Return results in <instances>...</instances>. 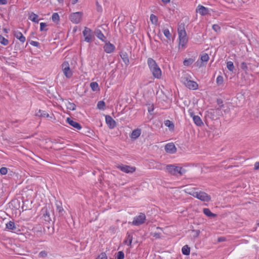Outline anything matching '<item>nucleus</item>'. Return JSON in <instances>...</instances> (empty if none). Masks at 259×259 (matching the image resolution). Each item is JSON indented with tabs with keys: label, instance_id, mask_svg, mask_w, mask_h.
I'll use <instances>...</instances> for the list:
<instances>
[{
	"label": "nucleus",
	"instance_id": "obj_38",
	"mask_svg": "<svg viewBox=\"0 0 259 259\" xmlns=\"http://www.w3.org/2000/svg\"><path fill=\"white\" fill-rule=\"evenodd\" d=\"M209 58V57L208 54L206 53H205L203 55H201L200 59H201V61L202 62H206L208 61Z\"/></svg>",
	"mask_w": 259,
	"mask_h": 259
},
{
	"label": "nucleus",
	"instance_id": "obj_64",
	"mask_svg": "<svg viewBox=\"0 0 259 259\" xmlns=\"http://www.w3.org/2000/svg\"><path fill=\"white\" fill-rule=\"evenodd\" d=\"M59 2H63V0H58Z\"/></svg>",
	"mask_w": 259,
	"mask_h": 259
},
{
	"label": "nucleus",
	"instance_id": "obj_9",
	"mask_svg": "<svg viewBox=\"0 0 259 259\" xmlns=\"http://www.w3.org/2000/svg\"><path fill=\"white\" fill-rule=\"evenodd\" d=\"M117 167L122 171L126 173H133L136 170V168L135 167L123 164L119 165Z\"/></svg>",
	"mask_w": 259,
	"mask_h": 259
},
{
	"label": "nucleus",
	"instance_id": "obj_14",
	"mask_svg": "<svg viewBox=\"0 0 259 259\" xmlns=\"http://www.w3.org/2000/svg\"><path fill=\"white\" fill-rule=\"evenodd\" d=\"M41 213L42 214V217L45 221L50 222L51 221V218L50 217V213L48 210L47 207H44L41 209Z\"/></svg>",
	"mask_w": 259,
	"mask_h": 259
},
{
	"label": "nucleus",
	"instance_id": "obj_3",
	"mask_svg": "<svg viewBox=\"0 0 259 259\" xmlns=\"http://www.w3.org/2000/svg\"><path fill=\"white\" fill-rule=\"evenodd\" d=\"M166 169L170 174L173 176H177L178 174L182 176L186 172V170L182 167L177 166L174 164L167 165Z\"/></svg>",
	"mask_w": 259,
	"mask_h": 259
},
{
	"label": "nucleus",
	"instance_id": "obj_11",
	"mask_svg": "<svg viewBox=\"0 0 259 259\" xmlns=\"http://www.w3.org/2000/svg\"><path fill=\"white\" fill-rule=\"evenodd\" d=\"M105 42V44L103 47L104 51L108 54L112 53L115 50V46L109 41L107 42L106 40Z\"/></svg>",
	"mask_w": 259,
	"mask_h": 259
},
{
	"label": "nucleus",
	"instance_id": "obj_60",
	"mask_svg": "<svg viewBox=\"0 0 259 259\" xmlns=\"http://www.w3.org/2000/svg\"><path fill=\"white\" fill-rule=\"evenodd\" d=\"M190 114L191 117H192V118H193V117L194 116H195V115H194V113H193V112H190Z\"/></svg>",
	"mask_w": 259,
	"mask_h": 259
},
{
	"label": "nucleus",
	"instance_id": "obj_61",
	"mask_svg": "<svg viewBox=\"0 0 259 259\" xmlns=\"http://www.w3.org/2000/svg\"><path fill=\"white\" fill-rule=\"evenodd\" d=\"M154 236L156 237H159V235L157 233H155Z\"/></svg>",
	"mask_w": 259,
	"mask_h": 259
},
{
	"label": "nucleus",
	"instance_id": "obj_37",
	"mask_svg": "<svg viewBox=\"0 0 259 259\" xmlns=\"http://www.w3.org/2000/svg\"><path fill=\"white\" fill-rule=\"evenodd\" d=\"M105 103L103 101H100L98 102L97 108L100 110H104Z\"/></svg>",
	"mask_w": 259,
	"mask_h": 259
},
{
	"label": "nucleus",
	"instance_id": "obj_39",
	"mask_svg": "<svg viewBox=\"0 0 259 259\" xmlns=\"http://www.w3.org/2000/svg\"><path fill=\"white\" fill-rule=\"evenodd\" d=\"M57 210L59 213V216L63 215L65 212L64 209L61 206L58 205H57Z\"/></svg>",
	"mask_w": 259,
	"mask_h": 259
},
{
	"label": "nucleus",
	"instance_id": "obj_7",
	"mask_svg": "<svg viewBox=\"0 0 259 259\" xmlns=\"http://www.w3.org/2000/svg\"><path fill=\"white\" fill-rule=\"evenodd\" d=\"M63 73L67 78H70L72 75V72L70 69L69 65L68 62H64L62 64Z\"/></svg>",
	"mask_w": 259,
	"mask_h": 259
},
{
	"label": "nucleus",
	"instance_id": "obj_12",
	"mask_svg": "<svg viewBox=\"0 0 259 259\" xmlns=\"http://www.w3.org/2000/svg\"><path fill=\"white\" fill-rule=\"evenodd\" d=\"M105 120L110 129H112L115 127L116 122L110 115L105 116Z\"/></svg>",
	"mask_w": 259,
	"mask_h": 259
},
{
	"label": "nucleus",
	"instance_id": "obj_45",
	"mask_svg": "<svg viewBox=\"0 0 259 259\" xmlns=\"http://www.w3.org/2000/svg\"><path fill=\"white\" fill-rule=\"evenodd\" d=\"M96 259H107V256L105 252H102L98 255Z\"/></svg>",
	"mask_w": 259,
	"mask_h": 259
},
{
	"label": "nucleus",
	"instance_id": "obj_15",
	"mask_svg": "<svg viewBox=\"0 0 259 259\" xmlns=\"http://www.w3.org/2000/svg\"><path fill=\"white\" fill-rule=\"evenodd\" d=\"M208 9L202 5H198L196 9V12L202 16H204L208 13Z\"/></svg>",
	"mask_w": 259,
	"mask_h": 259
},
{
	"label": "nucleus",
	"instance_id": "obj_47",
	"mask_svg": "<svg viewBox=\"0 0 259 259\" xmlns=\"http://www.w3.org/2000/svg\"><path fill=\"white\" fill-rule=\"evenodd\" d=\"M212 29L214 31H215V32H218V31H220V30H221V27H220V26L218 24H213L212 25Z\"/></svg>",
	"mask_w": 259,
	"mask_h": 259
},
{
	"label": "nucleus",
	"instance_id": "obj_63",
	"mask_svg": "<svg viewBox=\"0 0 259 259\" xmlns=\"http://www.w3.org/2000/svg\"><path fill=\"white\" fill-rule=\"evenodd\" d=\"M76 31V28H74V29H73V31H74V32H75Z\"/></svg>",
	"mask_w": 259,
	"mask_h": 259
},
{
	"label": "nucleus",
	"instance_id": "obj_17",
	"mask_svg": "<svg viewBox=\"0 0 259 259\" xmlns=\"http://www.w3.org/2000/svg\"><path fill=\"white\" fill-rule=\"evenodd\" d=\"M66 121L69 125L76 128L77 130H80L81 128V126L79 123L73 120L69 117L67 118Z\"/></svg>",
	"mask_w": 259,
	"mask_h": 259
},
{
	"label": "nucleus",
	"instance_id": "obj_13",
	"mask_svg": "<svg viewBox=\"0 0 259 259\" xmlns=\"http://www.w3.org/2000/svg\"><path fill=\"white\" fill-rule=\"evenodd\" d=\"M165 150L166 152L173 154L176 152L177 148L175 145L172 143H171L167 144L165 146Z\"/></svg>",
	"mask_w": 259,
	"mask_h": 259
},
{
	"label": "nucleus",
	"instance_id": "obj_30",
	"mask_svg": "<svg viewBox=\"0 0 259 259\" xmlns=\"http://www.w3.org/2000/svg\"><path fill=\"white\" fill-rule=\"evenodd\" d=\"M133 236L129 234H127L126 239L124 241L125 244L130 245L132 242Z\"/></svg>",
	"mask_w": 259,
	"mask_h": 259
},
{
	"label": "nucleus",
	"instance_id": "obj_55",
	"mask_svg": "<svg viewBox=\"0 0 259 259\" xmlns=\"http://www.w3.org/2000/svg\"><path fill=\"white\" fill-rule=\"evenodd\" d=\"M153 110H154V108H153V105H152L150 107L148 108V112L149 113H151L152 111H153Z\"/></svg>",
	"mask_w": 259,
	"mask_h": 259
},
{
	"label": "nucleus",
	"instance_id": "obj_31",
	"mask_svg": "<svg viewBox=\"0 0 259 259\" xmlns=\"http://www.w3.org/2000/svg\"><path fill=\"white\" fill-rule=\"evenodd\" d=\"M52 21L55 23H58L59 21L60 17L57 13H54L52 16Z\"/></svg>",
	"mask_w": 259,
	"mask_h": 259
},
{
	"label": "nucleus",
	"instance_id": "obj_52",
	"mask_svg": "<svg viewBox=\"0 0 259 259\" xmlns=\"http://www.w3.org/2000/svg\"><path fill=\"white\" fill-rule=\"evenodd\" d=\"M217 103L219 105H221V107L223 106V101L221 99H218Z\"/></svg>",
	"mask_w": 259,
	"mask_h": 259
},
{
	"label": "nucleus",
	"instance_id": "obj_35",
	"mask_svg": "<svg viewBox=\"0 0 259 259\" xmlns=\"http://www.w3.org/2000/svg\"><path fill=\"white\" fill-rule=\"evenodd\" d=\"M227 67L230 71H233L234 69L233 63L232 61H228L227 63Z\"/></svg>",
	"mask_w": 259,
	"mask_h": 259
},
{
	"label": "nucleus",
	"instance_id": "obj_26",
	"mask_svg": "<svg viewBox=\"0 0 259 259\" xmlns=\"http://www.w3.org/2000/svg\"><path fill=\"white\" fill-rule=\"evenodd\" d=\"M182 252L183 254L188 255L190 254V248L188 246V245H185L183 247L182 249Z\"/></svg>",
	"mask_w": 259,
	"mask_h": 259
},
{
	"label": "nucleus",
	"instance_id": "obj_29",
	"mask_svg": "<svg viewBox=\"0 0 259 259\" xmlns=\"http://www.w3.org/2000/svg\"><path fill=\"white\" fill-rule=\"evenodd\" d=\"M90 87L93 91H99V85L96 82H92L90 83Z\"/></svg>",
	"mask_w": 259,
	"mask_h": 259
},
{
	"label": "nucleus",
	"instance_id": "obj_2",
	"mask_svg": "<svg viewBox=\"0 0 259 259\" xmlns=\"http://www.w3.org/2000/svg\"><path fill=\"white\" fill-rule=\"evenodd\" d=\"M178 32L179 38V45L184 47L188 41L186 32L185 28V24L181 23L178 28Z\"/></svg>",
	"mask_w": 259,
	"mask_h": 259
},
{
	"label": "nucleus",
	"instance_id": "obj_44",
	"mask_svg": "<svg viewBox=\"0 0 259 259\" xmlns=\"http://www.w3.org/2000/svg\"><path fill=\"white\" fill-rule=\"evenodd\" d=\"M47 255H48V253L45 250H43V251H40L39 254H38V256L39 257H42V258H44V257H46L47 256Z\"/></svg>",
	"mask_w": 259,
	"mask_h": 259
},
{
	"label": "nucleus",
	"instance_id": "obj_49",
	"mask_svg": "<svg viewBox=\"0 0 259 259\" xmlns=\"http://www.w3.org/2000/svg\"><path fill=\"white\" fill-rule=\"evenodd\" d=\"M196 189H197L195 188H193L191 189L187 188L186 192L191 195V193H192L193 192H196Z\"/></svg>",
	"mask_w": 259,
	"mask_h": 259
},
{
	"label": "nucleus",
	"instance_id": "obj_24",
	"mask_svg": "<svg viewBox=\"0 0 259 259\" xmlns=\"http://www.w3.org/2000/svg\"><path fill=\"white\" fill-rule=\"evenodd\" d=\"M38 15L34 14V13L33 12H31L30 14H29V19L31 21H32V22H35V23H38Z\"/></svg>",
	"mask_w": 259,
	"mask_h": 259
},
{
	"label": "nucleus",
	"instance_id": "obj_5",
	"mask_svg": "<svg viewBox=\"0 0 259 259\" xmlns=\"http://www.w3.org/2000/svg\"><path fill=\"white\" fill-rule=\"evenodd\" d=\"M146 215L144 213H140L138 216L134 218L132 224L135 226H140L145 223Z\"/></svg>",
	"mask_w": 259,
	"mask_h": 259
},
{
	"label": "nucleus",
	"instance_id": "obj_1",
	"mask_svg": "<svg viewBox=\"0 0 259 259\" xmlns=\"http://www.w3.org/2000/svg\"><path fill=\"white\" fill-rule=\"evenodd\" d=\"M147 63L153 76L157 78H160L161 71L155 61L151 58H149L147 60Z\"/></svg>",
	"mask_w": 259,
	"mask_h": 259
},
{
	"label": "nucleus",
	"instance_id": "obj_32",
	"mask_svg": "<svg viewBox=\"0 0 259 259\" xmlns=\"http://www.w3.org/2000/svg\"><path fill=\"white\" fill-rule=\"evenodd\" d=\"M150 20L152 24H156L158 22V18L155 15L152 14L150 17Z\"/></svg>",
	"mask_w": 259,
	"mask_h": 259
},
{
	"label": "nucleus",
	"instance_id": "obj_10",
	"mask_svg": "<svg viewBox=\"0 0 259 259\" xmlns=\"http://www.w3.org/2000/svg\"><path fill=\"white\" fill-rule=\"evenodd\" d=\"M103 25L100 26L99 27L96 28L95 30V34L96 35V36L101 40L102 41L104 42H106V37L105 36L104 34L102 33L101 29L100 28H103L102 27Z\"/></svg>",
	"mask_w": 259,
	"mask_h": 259
},
{
	"label": "nucleus",
	"instance_id": "obj_28",
	"mask_svg": "<svg viewBox=\"0 0 259 259\" xmlns=\"http://www.w3.org/2000/svg\"><path fill=\"white\" fill-rule=\"evenodd\" d=\"M195 59L193 58H189L185 59L183 61V64L185 66H189L194 63Z\"/></svg>",
	"mask_w": 259,
	"mask_h": 259
},
{
	"label": "nucleus",
	"instance_id": "obj_58",
	"mask_svg": "<svg viewBox=\"0 0 259 259\" xmlns=\"http://www.w3.org/2000/svg\"><path fill=\"white\" fill-rule=\"evenodd\" d=\"M78 0H72V4H75L77 2Z\"/></svg>",
	"mask_w": 259,
	"mask_h": 259
},
{
	"label": "nucleus",
	"instance_id": "obj_48",
	"mask_svg": "<svg viewBox=\"0 0 259 259\" xmlns=\"http://www.w3.org/2000/svg\"><path fill=\"white\" fill-rule=\"evenodd\" d=\"M8 172V169L7 167H3L0 169V173L1 174L4 175H6Z\"/></svg>",
	"mask_w": 259,
	"mask_h": 259
},
{
	"label": "nucleus",
	"instance_id": "obj_21",
	"mask_svg": "<svg viewBox=\"0 0 259 259\" xmlns=\"http://www.w3.org/2000/svg\"><path fill=\"white\" fill-rule=\"evenodd\" d=\"M141 130L140 128H137L134 130L131 135V138L133 139L136 140L141 135Z\"/></svg>",
	"mask_w": 259,
	"mask_h": 259
},
{
	"label": "nucleus",
	"instance_id": "obj_53",
	"mask_svg": "<svg viewBox=\"0 0 259 259\" xmlns=\"http://www.w3.org/2000/svg\"><path fill=\"white\" fill-rule=\"evenodd\" d=\"M202 62L201 61H199L198 60L196 62V66L201 67L202 65Z\"/></svg>",
	"mask_w": 259,
	"mask_h": 259
},
{
	"label": "nucleus",
	"instance_id": "obj_25",
	"mask_svg": "<svg viewBox=\"0 0 259 259\" xmlns=\"http://www.w3.org/2000/svg\"><path fill=\"white\" fill-rule=\"evenodd\" d=\"M120 57L126 65H128L129 64V59L126 53H122L121 54H120Z\"/></svg>",
	"mask_w": 259,
	"mask_h": 259
},
{
	"label": "nucleus",
	"instance_id": "obj_51",
	"mask_svg": "<svg viewBox=\"0 0 259 259\" xmlns=\"http://www.w3.org/2000/svg\"><path fill=\"white\" fill-rule=\"evenodd\" d=\"M254 169V170H257L259 169V161L255 163Z\"/></svg>",
	"mask_w": 259,
	"mask_h": 259
},
{
	"label": "nucleus",
	"instance_id": "obj_19",
	"mask_svg": "<svg viewBox=\"0 0 259 259\" xmlns=\"http://www.w3.org/2000/svg\"><path fill=\"white\" fill-rule=\"evenodd\" d=\"M14 35L16 38L19 39L20 42L24 43L25 41V37L23 36V35L21 32L17 30L14 31Z\"/></svg>",
	"mask_w": 259,
	"mask_h": 259
},
{
	"label": "nucleus",
	"instance_id": "obj_50",
	"mask_svg": "<svg viewBox=\"0 0 259 259\" xmlns=\"http://www.w3.org/2000/svg\"><path fill=\"white\" fill-rule=\"evenodd\" d=\"M30 44L33 46H35V47H39V46H40L39 43L37 41H31L30 42Z\"/></svg>",
	"mask_w": 259,
	"mask_h": 259
},
{
	"label": "nucleus",
	"instance_id": "obj_40",
	"mask_svg": "<svg viewBox=\"0 0 259 259\" xmlns=\"http://www.w3.org/2000/svg\"><path fill=\"white\" fill-rule=\"evenodd\" d=\"M163 33L165 36L168 39H170L171 36V35L168 29H165L163 30Z\"/></svg>",
	"mask_w": 259,
	"mask_h": 259
},
{
	"label": "nucleus",
	"instance_id": "obj_23",
	"mask_svg": "<svg viewBox=\"0 0 259 259\" xmlns=\"http://www.w3.org/2000/svg\"><path fill=\"white\" fill-rule=\"evenodd\" d=\"M203 212L206 215L210 218H214L217 216L216 214L211 212L209 209L207 208H203Z\"/></svg>",
	"mask_w": 259,
	"mask_h": 259
},
{
	"label": "nucleus",
	"instance_id": "obj_6",
	"mask_svg": "<svg viewBox=\"0 0 259 259\" xmlns=\"http://www.w3.org/2000/svg\"><path fill=\"white\" fill-rule=\"evenodd\" d=\"M82 14V13L81 12L73 13L70 15L69 19L73 23H79L81 20Z\"/></svg>",
	"mask_w": 259,
	"mask_h": 259
},
{
	"label": "nucleus",
	"instance_id": "obj_33",
	"mask_svg": "<svg viewBox=\"0 0 259 259\" xmlns=\"http://www.w3.org/2000/svg\"><path fill=\"white\" fill-rule=\"evenodd\" d=\"M67 106V108L70 110H74L76 109V105L73 103L68 102Z\"/></svg>",
	"mask_w": 259,
	"mask_h": 259
},
{
	"label": "nucleus",
	"instance_id": "obj_8",
	"mask_svg": "<svg viewBox=\"0 0 259 259\" xmlns=\"http://www.w3.org/2000/svg\"><path fill=\"white\" fill-rule=\"evenodd\" d=\"M83 35L84 36V41L90 42L92 41L93 34L92 31L91 29L85 27L84 30L82 32Z\"/></svg>",
	"mask_w": 259,
	"mask_h": 259
},
{
	"label": "nucleus",
	"instance_id": "obj_43",
	"mask_svg": "<svg viewBox=\"0 0 259 259\" xmlns=\"http://www.w3.org/2000/svg\"><path fill=\"white\" fill-rule=\"evenodd\" d=\"M240 67L241 69L246 72L248 71V67L247 64L245 62H243L241 63Z\"/></svg>",
	"mask_w": 259,
	"mask_h": 259
},
{
	"label": "nucleus",
	"instance_id": "obj_54",
	"mask_svg": "<svg viewBox=\"0 0 259 259\" xmlns=\"http://www.w3.org/2000/svg\"><path fill=\"white\" fill-rule=\"evenodd\" d=\"M7 3V0H0V5H5Z\"/></svg>",
	"mask_w": 259,
	"mask_h": 259
},
{
	"label": "nucleus",
	"instance_id": "obj_41",
	"mask_svg": "<svg viewBox=\"0 0 259 259\" xmlns=\"http://www.w3.org/2000/svg\"><path fill=\"white\" fill-rule=\"evenodd\" d=\"M124 257V254L123 251H118L116 256V259H123Z\"/></svg>",
	"mask_w": 259,
	"mask_h": 259
},
{
	"label": "nucleus",
	"instance_id": "obj_56",
	"mask_svg": "<svg viewBox=\"0 0 259 259\" xmlns=\"http://www.w3.org/2000/svg\"><path fill=\"white\" fill-rule=\"evenodd\" d=\"M193 231H194L196 232V235L195 236V237H197L199 235V233H200L199 230H196V231L193 230Z\"/></svg>",
	"mask_w": 259,
	"mask_h": 259
},
{
	"label": "nucleus",
	"instance_id": "obj_42",
	"mask_svg": "<svg viewBox=\"0 0 259 259\" xmlns=\"http://www.w3.org/2000/svg\"><path fill=\"white\" fill-rule=\"evenodd\" d=\"M164 123H165V125L166 126L168 127L170 129L174 128V123L169 120H166L165 121Z\"/></svg>",
	"mask_w": 259,
	"mask_h": 259
},
{
	"label": "nucleus",
	"instance_id": "obj_27",
	"mask_svg": "<svg viewBox=\"0 0 259 259\" xmlns=\"http://www.w3.org/2000/svg\"><path fill=\"white\" fill-rule=\"evenodd\" d=\"M36 115L41 117H49V114L48 113H47L45 111L41 110H39L38 112L36 113Z\"/></svg>",
	"mask_w": 259,
	"mask_h": 259
},
{
	"label": "nucleus",
	"instance_id": "obj_57",
	"mask_svg": "<svg viewBox=\"0 0 259 259\" xmlns=\"http://www.w3.org/2000/svg\"><path fill=\"white\" fill-rule=\"evenodd\" d=\"M224 240H225V238H223V237H220V238H218V241L219 242H221V241H224Z\"/></svg>",
	"mask_w": 259,
	"mask_h": 259
},
{
	"label": "nucleus",
	"instance_id": "obj_36",
	"mask_svg": "<svg viewBox=\"0 0 259 259\" xmlns=\"http://www.w3.org/2000/svg\"><path fill=\"white\" fill-rule=\"evenodd\" d=\"M0 43L4 46H6L9 44V40L0 35Z\"/></svg>",
	"mask_w": 259,
	"mask_h": 259
},
{
	"label": "nucleus",
	"instance_id": "obj_59",
	"mask_svg": "<svg viewBox=\"0 0 259 259\" xmlns=\"http://www.w3.org/2000/svg\"><path fill=\"white\" fill-rule=\"evenodd\" d=\"M164 3H167L170 2V0H161Z\"/></svg>",
	"mask_w": 259,
	"mask_h": 259
},
{
	"label": "nucleus",
	"instance_id": "obj_34",
	"mask_svg": "<svg viewBox=\"0 0 259 259\" xmlns=\"http://www.w3.org/2000/svg\"><path fill=\"white\" fill-rule=\"evenodd\" d=\"M216 82H217V85L219 86L223 84V82H224L223 77L221 75H219L217 78Z\"/></svg>",
	"mask_w": 259,
	"mask_h": 259
},
{
	"label": "nucleus",
	"instance_id": "obj_16",
	"mask_svg": "<svg viewBox=\"0 0 259 259\" xmlns=\"http://www.w3.org/2000/svg\"><path fill=\"white\" fill-rule=\"evenodd\" d=\"M192 78L191 75L187 72H184L181 77V81L185 85L188 83V82L190 81Z\"/></svg>",
	"mask_w": 259,
	"mask_h": 259
},
{
	"label": "nucleus",
	"instance_id": "obj_46",
	"mask_svg": "<svg viewBox=\"0 0 259 259\" xmlns=\"http://www.w3.org/2000/svg\"><path fill=\"white\" fill-rule=\"evenodd\" d=\"M47 26V24L46 23H44V22H41L40 23V31H47L48 30V29H45V27H46Z\"/></svg>",
	"mask_w": 259,
	"mask_h": 259
},
{
	"label": "nucleus",
	"instance_id": "obj_62",
	"mask_svg": "<svg viewBox=\"0 0 259 259\" xmlns=\"http://www.w3.org/2000/svg\"><path fill=\"white\" fill-rule=\"evenodd\" d=\"M4 31H5V32H7V29L4 28Z\"/></svg>",
	"mask_w": 259,
	"mask_h": 259
},
{
	"label": "nucleus",
	"instance_id": "obj_20",
	"mask_svg": "<svg viewBox=\"0 0 259 259\" xmlns=\"http://www.w3.org/2000/svg\"><path fill=\"white\" fill-rule=\"evenodd\" d=\"M6 228L12 230L14 232L19 231V230L15 226V223L13 221H9L8 223L6 224Z\"/></svg>",
	"mask_w": 259,
	"mask_h": 259
},
{
	"label": "nucleus",
	"instance_id": "obj_4",
	"mask_svg": "<svg viewBox=\"0 0 259 259\" xmlns=\"http://www.w3.org/2000/svg\"><path fill=\"white\" fill-rule=\"evenodd\" d=\"M191 195L202 201L208 202L211 200L210 195L201 191L193 192L191 193Z\"/></svg>",
	"mask_w": 259,
	"mask_h": 259
},
{
	"label": "nucleus",
	"instance_id": "obj_22",
	"mask_svg": "<svg viewBox=\"0 0 259 259\" xmlns=\"http://www.w3.org/2000/svg\"><path fill=\"white\" fill-rule=\"evenodd\" d=\"M193 120L195 124L198 126H202L203 125V122H202L200 117L197 115L193 117Z\"/></svg>",
	"mask_w": 259,
	"mask_h": 259
},
{
	"label": "nucleus",
	"instance_id": "obj_18",
	"mask_svg": "<svg viewBox=\"0 0 259 259\" xmlns=\"http://www.w3.org/2000/svg\"><path fill=\"white\" fill-rule=\"evenodd\" d=\"M185 85L190 90H197L198 87L197 82L192 80L191 79L190 80V81L188 82V83H186Z\"/></svg>",
	"mask_w": 259,
	"mask_h": 259
}]
</instances>
